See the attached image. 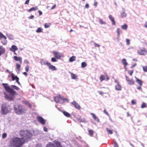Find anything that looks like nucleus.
<instances>
[{"label":"nucleus","instance_id":"obj_1","mask_svg":"<svg viewBox=\"0 0 147 147\" xmlns=\"http://www.w3.org/2000/svg\"><path fill=\"white\" fill-rule=\"evenodd\" d=\"M25 142L23 138L16 137L11 138L9 142V147H21Z\"/></svg>","mask_w":147,"mask_h":147},{"label":"nucleus","instance_id":"obj_2","mask_svg":"<svg viewBox=\"0 0 147 147\" xmlns=\"http://www.w3.org/2000/svg\"><path fill=\"white\" fill-rule=\"evenodd\" d=\"M20 138H23L24 140L30 139L32 136V134L27 130H20L19 132Z\"/></svg>","mask_w":147,"mask_h":147},{"label":"nucleus","instance_id":"obj_3","mask_svg":"<svg viewBox=\"0 0 147 147\" xmlns=\"http://www.w3.org/2000/svg\"><path fill=\"white\" fill-rule=\"evenodd\" d=\"M2 84L5 90L7 92H16L14 90H19V88L15 85H12L10 86L7 83H2Z\"/></svg>","mask_w":147,"mask_h":147},{"label":"nucleus","instance_id":"obj_4","mask_svg":"<svg viewBox=\"0 0 147 147\" xmlns=\"http://www.w3.org/2000/svg\"><path fill=\"white\" fill-rule=\"evenodd\" d=\"M11 107L6 103L3 104L1 106V113L2 114L5 115L11 111Z\"/></svg>","mask_w":147,"mask_h":147},{"label":"nucleus","instance_id":"obj_5","mask_svg":"<svg viewBox=\"0 0 147 147\" xmlns=\"http://www.w3.org/2000/svg\"><path fill=\"white\" fill-rule=\"evenodd\" d=\"M14 109L15 112L17 114L21 115L26 112V109L23 108V106L21 105H18V108L14 106Z\"/></svg>","mask_w":147,"mask_h":147},{"label":"nucleus","instance_id":"obj_6","mask_svg":"<svg viewBox=\"0 0 147 147\" xmlns=\"http://www.w3.org/2000/svg\"><path fill=\"white\" fill-rule=\"evenodd\" d=\"M16 94V92H4V97L7 100L11 101L14 99Z\"/></svg>","mask_w":147,"mask_h":147},{"label":"nucleus","instance_id":"obj_7","mask_svg":"<svg viewBox=\"0 0 147 147\" xmlns=\"http://www.w3.org/2000/svg\"><path fill=\"white\" fill-rule=\"evenodd\" d=\"M137 53L139 55H145L147 54V51L146 48H143L138 50Z\"/></svg>","mask_w":147,"mask_h":147},{"label":"nucleus","instance_id":"obj_8","mask_svg":"<svg viewBox=\"0 0 147 147\" xmlns=\"http://www.w3.org/2000/svg\"><path fill=\"white\" fill-rule=\"evenodd\" d=\"M43 63L44 65H47L49 67V69L52 70V71H55L57 69V68L55 66L52 65L50 63H49L47 61H44Z\"/></svg>","mask_w":147,"mask_h":147},{"label":"nucleus","instance_id":"obj_9","mask_svg":"<svg viewBox=\"0 0 147 147\" xmlns=\"http://www.w3.org/2000/svg\"><path fill=\"white\" fill-rule=\"evenodd\" d=\"M52 53L53 54L55 57L58 59H60L62 57H63V55L59 52H57L55 51H53Z\"/></svg>","mask_w":147,"mask_h":147},{"label":"nucleus","instance_id":"obj_10","mask_svg":"<svg viewBox=\"0 0 147 147\" xmlns=\"http://www.w3.org/2000/svg\"><path fill=\"white\" fill-rule=\"evenodd\" d=\"M37 121L41 124L42 125H44L45 124V121L42 117L38 116L37 117Z\"/></svg>","mask_w":147,"mask_h":147},{"label":"nucleus","instance_id":"obj_11","mask_svg":"<svg viewBox=\"0 0 147 147\" xmlns=\"http://www.w3.org/2000/svg\"><path fill=\"white\" fill-rule=\"evenodd\" d=\"M11 77L12 78V80L14 81V80H16V82L18 83V84L20 85V83L19 82V78L17 77V76H15L14 75V74L12 73L11 75Z\"/></svg>","mask_w":147,"mask_h":147},{"label":"nucleus","instance_id":"obj_12","mask_svg":"<svg viewBox=\"0 0 147 147\" xmlns=\"http://www.w3.org/2000/svg\"><path fill=\"white\" fill-rule=\"evenodd\" d=\"M63 99V98L62 97L61 95H59L58 96L55 97L54 98L55 101L57 103L59 102L61 100Z\"/></svg>","mask_w":147,"mask_h":147},{"label":"nucleus","instance_id":"obj_13","mask_svg":"<svg viewBox=\"0 0 147 147\" xmlns=\"http://www.w3.org/2000/svg\"><path fill=\"white\" fill-rule=\"evenodd\" d=\"M71 103L78 110H80V106L75 101H74Z\"/></svg>","mask_w":147,"mask_h":147},{"label":"nucleus","instance_id":"obj_14","mask_svg":"<svg viewBox=\"0 0 147 147\" xmlns=\"http://www.w3.org/2000/svg\"><path fill=\"white\" fill-rule=\"evenodd\" d=\"M7 37L5 36L1 39V42L4 45H6L7 43V41L6 40Z\"/></svg>","mask_w":147,"mask_h":147},{"label":"nucleus","instance_id":"obj_15","mask_svg":"<svg viewBox=\"0 0 147 147\" xmlns=\"http://www.w3.org/2000/svg\"><path fill=\"white\" fill-rule=\"evenodd\" d=\"M13 59L16 61H19L20 63L21 64L22 62V58L21 57H18L17 56H14Z\"/></svg>","mask_w":147,"mask_h":147},{"label":"nucleus","instance_id":"obj_16","mask_svg":"<svg viewBox=\"0 0 147 147\" xmlns=\"http://www.w3.org/2000/svg\"><path fill=\"white\" fill-rule=\"evenodd\" d=\"M22 103L23 104L27 105L30 108H32L31 104L28 101L26 100H23L22 101Z\"/></svg>","mask_w":147,"mask_h":147},{"label":"nucleus","instance_id":"obj_17","mask_svg":"<svg viewBox=\"0 0 147 147\" xmlns=\"http://www.w3.org/2000/svg\"><path fill=\"white\" fill-rule=\"evenodd\" d=\"M109 19L111 21L112 24L113 25H115L116 24L114 20V17L111 15H109Z\"/></svg>","mask_w":147,"mask_h":147},{"label":"nucleus","instance_id":"obj_18","mask_svg":"<svg viewBox=\"0 0 147 147\" xmlns=\"http://www.w3.org/2000/svg\"><path fill=\"white\" fill-rule=\"evenodd\" d=\"M18 49L17 47L15 45H13L10 48V50L12 52H14L17 51Z\"/></svg>","mask_w":147,"mask_h":147},{"label":"nucleus","instance_id":"obj_19","mask_svg":"<svg viewBox=\"0 0 147 147\" xmlns=\"http://www.w3.org/2000/svg\"><path fill=\"white\" fill-rule=\"evenodd\" d=\"M121 62H122V63L123 64V65L124 66V68L125 69H126V66L128 65V63H127V62L126 61V59H123L121 60Z\"/></svg>","mask_w":147,"mask_h":147},{"label":"nucleus","instance_id":"obj_20","mask_svg":"<svg viewBox=\"0 0 147 147\" xmlns=\"http://www.w3.org/2000/svg\"><path fill=\"white\" fill-rule=\"evenodd\" d=\"M90 114L92 116V117L95 121L98 122L99 121V119L94 114L91 113Z\"/></svg>","mask_w":147,"mask_h":147},{"label":"nucleus","instance_id":"obj_21","mask_svg":"<svg viewBox=\"0 0 147 147\" xmlns=\"http://www.w3.org/2000/svg\"><path fill=\"white\" fill-rule=\"evenodd\" d=\"M5 48L2 46H0V56L5 52Z\"/></svg>","mask_w":147,"mask_h":147},{"label":"nucleus","instance_id":"obj_22","mask_svg":"<svg viewBox=\"0 0 147 147\" xmlns=\"http://www.w3.org/2000/svg\"><path fill=\"white\" fill-rule=\"evenodd\" d=\"M135 78L136 79V82L140 86H142V80H140L136 77H135Z\"/></svg>","mask_w":147,"mask_h":147},{"label":"nucleus","instance_id":"obj_23","mask_svg":"<svg viewBox=\"0 0 147 147\" xmlns=\"http://www.w3.org/2000/svg\"><path fill=\"white\" fill-rule=\"evenodd\" d=\"M122 12L121 13V16L122 18H123L126 16L127 14L125 12V9L124 8H122Z\"/></svg>","mask_w":147,"mask_h":147},{"label":"nucleus","instance_id":"obj_24","mask_svg":"<svg viewBox=\"0 0 147 147\" xmlns=\"http://www.w3.org/2000/svg\"><path fill=\"white\" fill-rule=\"evenodd\" d=\"M54 143L56 145L57 147H62L61 144V143L58 142L57 140H54Z\"/></svg>","mask_w":147,"mask_h":147},{"label":"nucleus","instance_id":"obj_25","mask_svg":"<svg viewBox=\"0 0 147 147\" xmlns=\"http://www.w3.org/2000/svg\"><path fill=\"white\" fill-rule=\"evenodd\" d=\"M71 78L74 80H77L78 79L77 76L72 73H70Z\"/></svg>","mask_w":147,"mask_h":147},{"label":"nucleus","instance_id":"obj_26","mask_svg":"<svg viewBox=\"0 0 147 147\" xmlns=\"http://www.w3.org/2000/svg\"><path fill=\"white\" fill-rule=\"evenodd\" d=\"M38 9V7L37 6L35 7H33L30 9L28 10V11L29 12H30L32 11H34L36 10H37Z\"/></svg>","mask_w":147,"mask_h":147},{"label":"nucleus","instance_id":"obj_27","mask_svg":"<svg viewBox=\"0 0 147 147\" xmlns=\"http://www.w3.org/2000/svg\"><path fill=\"white\" fill-rule=\"evenodd\" d=\"M117 32V36L119 37L120 34L122 33V32L121 29L119 28H117L116 31Z\"/></svg>","mask_w":147,"mask_h":147},{"label":"nucleus","instance_id":"obj_28","mask_svg":"<svg viewBox=\"0 0 147 147\" xmlns=\"http://www.w3.org/2000/svg\"><path fill=\"white\" fill-rule=\"evenodd\" d=\"M115 88L116 90L118 91H120L121 89V86L119 84H117L115 86Z\"/></svg>","mask_w":147,"mask_h":147},{"label":"nucleus","instance_id":"obj_29","mask_svg":"<svg viewBox=\"0 0 147 147\" xmlns=\"http://www.w3.org/2000/svg\"><path fill=\"white\" fill-rule=\"evenodd\" d=\"M121 28L122 29L126 30L127 28V24H125L121 26Z\"/></svg>","mask_w":147,"mask_h":147},{"label":"nucleus","instance_id":"obj_30","mask_svg":"<svg viewBox=\"0 0 147 147\" xmlns=\"http://www.w3.org/2000/svg\"><path fill=\"white\" fill-rule=\"evenodd\" d=\"M46 147H55V146L54 144L51 142H49L47 145Z\"/></svg>","mask_w":147,"mask_h":147},{"label":"nucleus","instance_id":"obj_31","mask_svg":"<svg viewBox=\"0 0 147 147\" xmlns=\"http://www.w3.org/2000/svg\"><path fill=\"white\" fill-rule=\"evenodd\" d=\"M78 121L80 122H86L85 119L84 118H81V117L78 119Z\"/></svg>","mask_w":147,"mask_h":147},{"label":"nucleus","instance_id":"obj_32","mask_svg":"<svg viewBox=\"0 0 147 147\" xmlns=\"http://www.w3.org/2000/svg\"><path fill=\"white\" fill-rule=\"evenodd\" d=\"M76 59V57L75 56H73L71 57L69 59V61L72 62L74 61Z\"/></svg>","mask_w":147,"mask_h":147},{"label":"nucleus","instance_id":"obj_33","mask_svg":"<svg viewBox=\"0 0 147 147\" xmlns=\"http://www.w3.org/2000/svg\"><path fill=\"white\" fill-rule=\"evenodd\" d=\"M99 22L101 24H104L105 25L106 24V23L103 20L100 18L99 19Z\"/></svg>","mask_w":147,"mask_h":147},{"label":"nucleus","instance_id":"obj_34","mask_svg":"<svg viewBox=\"0 0 147 147\" xmlns=\"http://www.w3.org/2000/svg\"><path fill=\"white\" fill-rule=\"evenodd\" d=\"M99 79L100 82H102V81L105 80V76L104 75H101Z\"/></svg>","mask_w":147,"mask_h":147},{"label":"nucleus","instance_id":"obj_35","mask_svg":"<svg viewBox=\"0 0 147 147\" xmlns=\"http://www.w3.org/2000/svg\"><path fill=\"white\" fill-rule=\"evenodd\" d=\"M43 29L41 27L38 28L36 31V32L37 33H40L42 32Z\"/></svg>","mask_w":147,"mask_h":147},{"label":"nucleus","instance_id":"obj_36","mask_svg":"<svg viewBox=\"0 0 147 147\" xmlns=\"http://www.w3.org/2000/svg\"><path fill=\"white\" fill-rule=\"evenodd\" d=\"M20 64H19L18 63H16V68L18 71L20 70V69L21 67V65Z\"/></svg>","mask_w":147,"mask_h":147},{"label":"nucleus","instance_id":"obj_37","mask_svg":"<svg viewBox=\"0 0 147 147\" xmlns=\"http://www.w3.org/2000/svg\"><path fill=\"white\" fill-rule=\"evenodd\" d=\"M88 132L90 136H92L94 134V131L92 129L89 130Z\"/></svg>","mask_w":147,"mask_h":147},{"label":"nucleus","instance_id":"obj_38","mask_svg":"<svg viewBox=\"0 0 147 147\" xmlns=\"http://www.w3.org/2000/svg\"><path fill=\"white\" fill-rule=\"evenodd\" d=\"M128 82V84L130 85H133L134 84V82L133 80H130Z\"/></svg>","mask_w":147,"mask_h":147},{"label":"nucleus","instance_id":"obj_39","mask_svg":"<svg viewBox=\"0 0 147 147\" xmlns=\"http://www.w3.org/2000/svg\"><path fill=\"white\" fill-rule=\"evenodd\" d=\"M91 43L92 44V45H93L95 47H99L100 46V45L97 44L96 43V42H94L92 41L91 42Z\"/></svg>","mask_w":147,"mask_h":147},{"label":"nucleus","instance_id":"obj_40","mask_svg":"<svg viewBox=\"0 0 147 147\" xmlns=\"http://www.w3.org/2000/svg\"><path fill=\"white\" fill-rule=\"evenodd\" d=\"M106 130L109 134H111L113 133L112 131L109 129L108 128H106Z\"/></svg>","mask_w":147,"mask_h":147},{"label":"nucleus","instance_id":"obj_41","mask_svg":"<svg viewBox=\"0 0 147 147\" xmlns=\"http://www.w3.org/2000/svg\"><path fill=\"white\" fill-rule=\"evenodd\" d=\"M86 63L85 62H83L81 63V67L83 68H84L86 67Z\"/></svg>","mask_w":147,"mask_h":147},{"label":"nucleus","instance_id":"obj_42","mask_svg":"<svg viewBox=\"0 0 147 147\" xmlns=\"http://www.w3.org/2000/svg\"><path fill=\"white\" fill-rule=\"evenodd\" d=\"M142 68L143 69V71L144 72H147V66H142Z\"/></svg>","mask_w":147,"mask_h":147},{"label":"nucleus","instance_id":"obj_43","mask_svg":"<svg viewBox=\"0 0 147 147\" xmlns=\"http://www.w3.org/2000/svg\"><path fill=\"white\" fill-rule=\"evenodd\" d=\"M50 25H51L50 24L46 23L45 24V25H44V26H45V28H47L48 27H49L50 26Z\"/></svg>","mask_w":147,"mask_h":147},{"label":"nucleus","instance_id":"obj_44","mask_svg":"<svg viewBox=\"0 0 147 147\" xmlns=\"http://www.w3.org/2000/svg\"><path fill=\"white\" fill-rule=\"evenodd\" d=\"M126 45H129L130 44V40L128 39H126Z\"/></svg>","mask_w":147,"mask_h":147},{"label":"nucleus","instance_id":"obj_45","mask_svg":"<svg viewBox=\"0 0 147 147\" xmlns=\"http://www.w3.org/2000/svg\"><path fill=\"white\" fill-rule=\"evenodd\" d=\"M65 116L67 117H70V114L68 112L65 111Z\"/></svg>","mask_w":147,"mask_h":147},{"label":"nucleus","instance_id":"obj_46","mask_svg":"<svg viewBox=\"0 0 147 147\" xmlns=\"http://www.w3.org/2000/svg\"><path fill=\"white\" fill-rule=\"evenodd\" d=\"M29 65H27L26 66V67H25V69L26 72H28L29 71Z\"/></svg>","mask_w":147,"mask_h":147},{"label":"nucleus","instance_id":"obj_47","mask_svg":"<svg viewBox=\"0 0 147 147\" xmlns=\"http://www.w3.org/2000/svg\"><path fill=\"white\" fill-rule=\"evenodd\" d=\"M146 103L143 102L142 104L141 105V107L142 108H145L146 107Z\"/></svg>","mask_w":147,"mask_h":147},{"label":"nucleus","instance_id":"obj_48","mask_svg":"<svg viewBox=\"0 0 147 147\" xmlns=\"http://www.w3.org/2000/svg\"><path fill=\"white\" fill-rule=\"evenodd\" d=\"M51 61L53 62H56L57 60L55 58L52 57L51 59Z\"/></svg>","mask_w":147,"mask_h":147},{"label":"nucleus","instance_id":"obj_49","mask_svg":"<svg viewBox=\"0 0 147 147\" xmlns=\"http://www.w3.org/2000/svg\"><path fill=\"white\" fill-rule=\"evenodd\" d=\"M7 136V134L6 133H3L2 135V138H5Z\"/></svg>","mask_w":147,"mask_h":147},{"label":"nucleus","instance_id":"obj_50","mask_svg":"<svg viewBox=\"0 0 147 147\" xmlns=\"http://www.w3.org/2000/svg\"><path fill=\"white\" fill-rule=\"evenodd\" d=\"M133 73V70L129 71L128 73L129 74L130 76H131Z\"/></svg>","mask_w":147,"mask_h":147},{"label":"nucleus","instance_id":"obj_51","mask_svg":"<svg viewBox=\"0 0 147 147\" xmlns=\"http://www.w3.org/2000/svg\"><path fill=\"white\" fill-rule=\"evenodd\" d=\"M114 143V147H119V145L117 144V143L116 142H115Z\"/></svg>","mask_w":147,"mask_h":147},{"label":"nucleus","instance_id":"obj_52","mask_svg":"<svg viewBox=\"0 0 147 147\" xmlns=\"http://www.w3.org/2000/svg\"><path fill=\"white\" fill-rule=\"evenodd\" d=\"M131 103L132 105H135L136 103V102L134 100H133L131 101Z\"/></svg>","mask_w":147,"mask_h":147},{"label":"nucleus","instance_id":"obj_53","mask_svg":"<svg viewBox=\"0 0 147 147\" xmlns=\"http://www.w3.org/2000/svg\"><path fill=\"white\" fill-rule=\"evenodd\" d=\"M125 76L126 80V81L127 82L129 81V80H129V78L126 75H125Z\"/></svg>","mask_w":147,"mask_h":147},{"label":"nucleus","instance_id":"obj_54","mask_svg":"<svg viewBox=\"0 0 147 147\" xmlns=\"http://www.w3.org/2000/svg\"><path fill=\"white\" fill-rule=\"evenodd\" d=\"M104 112L106 115H109V114L108 113L107 111L105 109L104 110Z\"/></svg>","mask_w":147,"mask_h":147},{"label":"nucleus","instance_id":"obj_55","mask_svg":"<svg viewBox=\"0 0 147 147\" xmlns=\"http://www.w3.org/2000/svg\"><path fill=\"white\" fill-rule=\"evenodd\" d=\"M30 0H27L25 3V4L28 5Z\"/></svg>","mask_w":147,"mask_h":147},{"label":"nucleus","instance_id":"obj_56","mask_svg":"<svg viewBox=\"0 0 147 147\" xmlns=\"http://www.w3.org/2000/svg\"><path fill=\"white\" fill-rule=\"evenodd\" d=\"M38 12L39 13V16H41L42 14V12H41L40 10L38 11Z\"/></svg>","mask_w":147,"mask_h":147},{"label":"nucleus","instance_id":"obj_57","mask_svg":"<svg viewBox=\"0 0 147 147\" xmlns=\"http://www.w3.org/2000/svg\"><path fill=\"white\" fill-rule=\"evenodd\" d=\"M24 63H27V64L29 63V62H28V60H24Z\"/></svg>","mask_w":147,"mask_h":147},{"label":"nucleus","instance_id":"obj_58","mask_svg":"<svg viewBox=\"0 0 147 147\" xmlns=\"http://www.w3.org/2000/svg\"><path fill=\"white\" fill-rule=\"evenodd\" d=\"M43 129H44V130L45 132H46L47 131V127H44Z\"/></svg>","mask_w":147,"mask_h":147},{"label":"nucleus","instance_id":"obj_59","mask_svg":"<svg viewBox=\"0 0 147 147\" xmlns=\"http://www.w3.org/2000/svg\"><path fill=\"white\" fill-rule=\"evenodd\" d=\"M136 65V64L135 63L134 65H133L131 67V68L132 69Z\"/></svg>","mask_w":147,"mask_h":147},{"label":"nucleus","instance_id":"obj_60","mask_svg":"<svg viewBox=\"0 0 147 147\" xmlns=\"http://www.w3.org/2000/svg\"><path fill=\"white\" fill-rule=\"evenodd\" d=\"M85 7L86 8H88L89 7V4H86L85 5Z\"/></svg>","mask_w":147,"mask_h":147},{"label":"nucleus","instance_id":"obj_61","mask_svg":"<svg viewBox=\"0 0 147 147\" xmlns=\"http://www.w3.org/2000/svg\"><path fill=\"white\" fill-rule=\"evenodd\" d=\"M36 147H42L41 144H38L36 145Z\"/></svg>","mask_w":147,"mask_h":147},{"label":"nucleus","instance_id":"obj_62","mask_svg":"<svg viewBox=\"0 0 147 147\" xmlns=\"http://www.w3.org/2000/svg\"><path fill=\"white\" fill-rule=\"evenodd\" d=\"M97 4L98 3L97 2H96V1H95L94 3V5L95 6H96L97 5Z\"/></svg>","mask_w":147,"mask_h":147},{"label":"nucleus","instance_id":"obj_63","mask_svg":"<svg viewBox=\"0 0 147 147\" xmlns=\"http://www.w3.org/2000/svg\"><path fill=\"white\" fill-rule=\"evenodd\" d=\"M34 17L33 15H31L29 17V18L30 19H32L34 18Z\"/></svg>","mask_w":147,"mask_h":147},{"label":"nucleus","instance_id":"obj_64","mask_svg":"<svg viewBox=\"0 0 147 147\" xmlns=\"http://www.w3.org/2000/svg\"><path fill=\"white\" fill-rule=\"evenodd\" d=\"M115 83H116L117 84H119L117 80H115Z\"/></svg>","mask_w":147,"mask_h":147}]
</instances>
